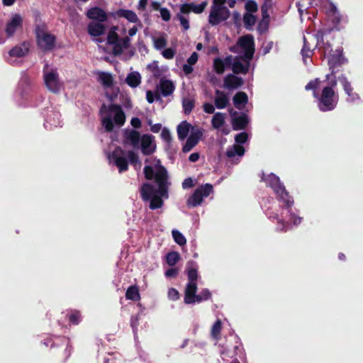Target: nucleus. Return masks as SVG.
Returning <instances> with one entry per match:
<instances>
[{
	"label": "nucleus",
	"instance_id": "f257e3e1",
	"mask_svg": "<svg viewBox=\"0 0 363 363\" xmlns=\"http://www.w3.org/2000/svg\"><path fill=\"white\" fill-rule=\"evenodd\" d=\"M100 112L101 114L107 113L101 120L102 125L107 132L113 131L114 123L121 127L125 122V114L119 104H111L108 106L103 104Z\"/></svg>",
	"mask_w": 363,
	"mask_h": 363
},
{
	"label": "nucleus",
	"instance_id": "f03ea898",
	"mask_svg": "<svg viewBox=\"0 0 363 363\" xmlns=\"http://www.w3.org/2000/svg\"><path fill=\"white\" fill-rule=\"evenodd\" d=\"M323 49L325 55L328 54V65L330 73L326 74V79H330L332 75L340 71V67L348 62L347 59L343 55L342 48H338L335 50L329 42L323 43Z\"/></svg>",
	"mask_w": 363,
	"mask_h": 363
},
{
	"label": "nucleus",
	"instance_id": "7ed1b4c3",
	"mask_svg": "<svg viewBox=\"0 0 363 363\" xmlns=\"http://www.w3.org/2000/svg\"><path fill=\"white\" fill-rule=\"evenodd\" d=\"M261 181L265 182L267 186L271 187L274 190L277 199L281 201L286 208H291L293 206V197L289 195V191H287L284 185L281 182L278 176L273 173L265 175L262 172Z\"/></svg>",
	"mask_w": 363,
	"mask_h": 363
},
{
	"label": "nucleus",
	"instance_id": "20e7f679",
	"mask_svg": "<svg viewBox=\"0 0 363 363\" xmlns=\"http://www.w3.org/2000/svg\"><path fill=\"white\" fill-rule=\"evenodd\" d=\"M48 28L45 22L36 19L34 33L36 43L43 52H49L55 48L56 36L48 32Z\"/></svg>",
	"mask_w": 363,
	"mask_h": 363
},
{
	"label": "nucleus",
	"instance_id": "39448f33",
	"mask_svg": "<svg viewBox=\"0 0 363 363\" xmlns=\"http://www.w3.org/2000/svg\"><path fill=\"white\" fill-rule=\"evenodd\" d=\"M43 344L46 347L50 345L53 353L57 354L60 362H65L71 355L69 340L65 336L49 337L44 340Z\"/></svg>",
	"mask_w": 363,
	"mask_h": 363
},
{
	"label": "nucleus",
	"instance_id": "423d86ee",
	"mask_svg": "<svg viewBox=\"0 0 363 363\" xmlns=\"http://www.w3.org/2000/svg\"><path fill=\"white\" fill-rule=\"evenodd\" d=\"M317 105L322 112L333 111L337 106L339 95L332 87H323L320 94H318Z\"/></svg>",
	"mask_w": 363,
	"mask_h": 363
},
{
	"label": "nucleus",
	"instance_id": "0eeeda50",
	"mask_svg": "<svg viewBox=\"0 0 363 363\" xmlns=\"http://www.w3.org/2000/svg\"><path fill=\"white\" fill-rule=\"evenodd\" d=\"M330 31L331 30L330 29L326 28L318 30L315 35L316 39L315 44H311L305 36H303V45L301 49V55L305 62H306L307 58L312 57L314 50L320 43H322L323 44L325 43L323 38L325 35L330 33Z\"/></svg>",
	"mask_w": 363,
	"mask_h": 363
},
{
	"label": "nucleus",
	"instance_id": "6e6552de",
	"mask_svg": "<svg viewBox=\"0 0 363 363\" xmlns=\"http://www.w3.org/2000/svg\"><path fill=\"white\" fill-rule=\"evenodd\" d=\"M155 181L158 185L157 190L156 189V194L162 199H167L168 194V174L166 168L162 165H158L155 176Z\"/></svg>",
	"mask_w": 363,
	"mask_h": 363
},
{
	"label": "nucleus",
	"instance_id": "1a4fd4ad",
	"mask_svg": "<svg viewBox=\"0 0 363 363\" xmlns=\"http://www.w3.org/2000/svg\"><path fill=\"white\" fill-rule=\"evenodd\" d=\"M213 185L206 184L197 188L193 194L187 199L186 205L189 208H194L203 202L204 197H208L213 192Z\"/></svg>",
	"mask_w": 363,
	"mask_h": 363
},
{
	"label": "nucleus",
	"instance_id": "9d476101",
	"mask_svg": "<svg viewBox=\"0 0 363 363\" xmlns=\"http://www.w3.org/2000/svg\"><path fill=\"white\" fill-rule=\"evenodd\" d=\"M230 17V11L225 6H212L208 22L211 26H217Z\"/></svg>",
	"mask_w": 363,
	"mask_h": 363
},
{
	"label": "nucleus",
	"instance_id": "9b49d317",
	"mask_svg": "<svg viewBox=\"0 0 363 363\" xmlns=\"http://www.w3.org/2000/svg\"><path fill=\"white\" fill-rule=\"evenodd\" d=\"M44 83L47 89L52 93H58L60 89L59 75L56 70L44 72Z\"/></svg>",
	"mask_w": 363,
	"mask_h": 363
},
{
	"label": "nucleus",
	"instance_id": "f8f14e48",
	"mask_svg": "<svg viewBox=\"0 0 363 363\" xmlns=\"http://www.w3.org/2000/svg\"><path fill=\"white\" fill-rule=\"evenodd\" d=\"M124 154L125 151L121 147H117L110 156L113 160L115 165L118 168L120 173L126 172L128 169V161L123 156Z\"/></svg>",
	"mask_w": 363,
	"mask_h": 363
},
{
	"label": "nucleus",
	"instance_id": "ddd939ff",
	"mask_svg": "<svg viewBox=\"0 0 363 363\" xmlns=\"http://www.w3.org/2000/svg\"><path fill=\"white\" fill-rule=\"evenodd\" d=\"M203 133V129L192 128V131L184 145L182 151L184 152H190L199 143Z\"/></svg>",
	"mask_w": 363,
	"mask_h": 363
},
{
	"label": "nucleus",
	"instance_id": "4468645a",
	"mask_svg": "<svg viewBox=\"0 0 363 363\" xmlns=\"http://www.w3.org/2000/svg\"><path fill=\"white\" fill-rule=\"evenodd\" d=\"M140 147L144 155H150L156 150L155 137L152 135L145 134L140 139Z\"/></svg>",
	"mask_w": 363,
	"mask_h": 363
},
{
	"label": "nucleus",
	"instance_id": "2eb2a0df",
	"mask_svg": "<svg viewBox=\"0 0 363 363\" xmlns=\"http://www.w3.org/2000/svg\"><path fill=\"white\" fill-rule=\"evenodd\" d=\"M141 138L140 133L135 130L126 129L123 133L124 143L129 144L134 148H139Z\"/></svg>",
	"mask_w": 363,
	"mask_h": 363
},
{
	"label": "nucleus",
	"instance_id": "dca6fc26",
	"mask_svg": "<svg viewBox=\"0 0 363 363\" xmlns=\"http://www.w3.org/2000/svg\"><path fill=\"white\" fill-rule=\"evenodd\" d=\"M244 84L242 78L235 74H228L223 79V86L228 90L237 89Z\"/></svg>",
	"mask_w": 363,
	"mask_h": 363
},
{
	"label": "nucleus",
	"instance_id": "f3484780",
	"mask_svg": "<svg viewBox=\"0 0 363 363\" xmlns=\"http://www.w3.org/2000/svg\"><path fill=\"white\" fill-rule=\"evenodd\" d=\"M23 25V18L20 14L16 13L12 16L11 20L7 23L5 32L9 38L12 37L18 28Z\"/></svg>",
	"mask_w": 363,
	"mask_h": 363
},
{
	"label": "nucleus",
	"instance_id": "a211bd4d",
	"mask_svg": "<svg viewBox=\"0 0 363 363\" xmlns=\"http://www.w3.org/2000/svg\"><path fill=\"white\" fill-rule=\"evenodd\" d=\"M197 283L188 282L184 290V301L186 304L195 303V298L196 296Z\"/></svg>",
	"mask_w": 363,
	"mask_h": 363
},
{
	"label": "nucleus",
	"instance_id": "6ab92c4d",
	"mask_svg": "<svg viewBox=\"0 0 363 363\" xmlns=\"http://www.w3.org/2000/svg\"><path fill=\"white\" fill-rule=\"evenodd\" d=\"M231 69L235 74H246L249 72L250 65L244 62L239 56H235Z\"/></svg>",
	"mask_w": 363,
	"mask_h": 363
},
{
	"label": "nucleus",
	"instance_id": "aec40b11",
	"mask_svg": "<svg viewBox=\"0 0 363 363\" xmlns=\"http://www.w3.org/2000/svg\"><path fill=\"white\" fill-rule=\"evenodd\" d=\"M86 16L89 18L96 20L99 22H105L108 18L106 13L99 7H93L89 9Z\"/></svg>",
	"mask_w": 363,
	"mask_h": 363
},
{
	"label": "nucleus",
	"instance_id": "412c9836",
	"mask_svg": "<svg viewBox=\"0 0 363 363\" xmlns=\"http://www.w3.org/2000/svg\"><path fill=\"white\" fill-rule=\"evenodd\" d=\"M140 192L141 199L144 201H148L153 195H156L155 188L150 183L143 184L140 187Z\"/></svg>",
	"mask_w": 363,
	"mask_h": 363
},
{
	"label": "nucleus",
	"instance_id": "4be33fe9",
	"mask_svg": "<svg viewBox=\"0 0 363 363\" xmlns=\"http://www.w3.org/2000/svg\"><path fill=\"white\" fill-rule=\"evenodd\" d=\"M160 89L162 95L167 97L174 92L175 86L171 80L161 79L160 81Z\"/></svg>",
	"mask_w": 363,
	"mask_h": 363
},
{
	"label": "nucleus",
	"instance_id": "5701e85b",
	"mask_svg": "<svg viewBox=\"0 0 363 363\" xmlns=\"http://www.w3.org/2000/svg\"><path fill=\"white\" fill-rule=\"evenodd\" d=\"M249 123L246 114L242 113L240 116L233 117L232 119V126L234 130H244Z\"/></svg>",
	"mask_w": 363,
	"mask_h": 363
},
{
	"label": "nucleus",
	"instance_id": "b1692460",
	"mask_svg": "<svg viewBox=\"0 0 363 363\" xmlns=\"http://www.w3.org/2000/svg\"><path fill=\"white\" fill-rule=\"evenodd\" d=\"M215 94L216 96L214 100L216 107L219 109L225 108L229 103L228 96L223 91L218 89L216 90Z\"/></svg>",
	"mask_w": 363,
	"mask_h": 363
},
{
	"label": "nucleus",
	"instance_id": "393cba45",
	"mask_svg": "<svg viewBox=\"0 0 363 363\" xmlns=\"http://www.w3.org/2000/svg\"><path fill=\"white\" fill-rule=\"evenodd\" d=\"M29 52L28 44L23 43L21 45L13 47L9 52L11 57H21L26 56Z\"/></svg>",
	"mask_w": 363,
	"mask_h": 363
},
{
	"label": "nucleus",
	"instance_id": "a878e982",
	"mask_svg": "<svg viewBox=\"0 0 363 363\" xmlns=\"http://www.w3.org/2000/svg\"><path fill=\"white\" fill-rule=\"evenodd\" d=\"M102 22H91L88 26V33L94 37L101 35L105 30V26Z\"/></svg>",
	"mask_w": 363,
	"mask_h": 363
},
{
	"label": "nucleus",
	"instance_id": "bb28decb",
	"mask_svg": "<svg viewBox=\"0 0 363 363\" xmlns=\"http://www.w3.org/2000/svg\"><path fill=\"white\" fill-rule=\"evenodd\" d=\"M191 125L186 121H182L177 127L178 138L184 140L188 135L190 129H192Z\"/></svg>",
	"mask_w": 363,
	"mask_h": 363
},
{
	"label": "nucleus",
	"instance_id": "cd10ccee",
	"mask_svg": "<svg viewBox=\"0 0 363 363\" xmlns=\"http://www.w3.org/2000/svg\"><path fill=\"white\" fill-rule=\"evenodd\" d=\"M233 101L237 108L241 109L242 106L247 104L248 96L245 92L239 91L233 96Z\"/></svg>",
	"mask_w": 363,
	"mask_h": 363
},
{
	"label": "nucleus",
	"instance_id": "c85d7f7f",
	"mask_svg": "<svg viewBox=\"0 0 363 363\" xmlns=\"http://www.w3.org/2000/svg\"><path fill=\"white\" fill-rule=\"evenodd\" d=\"M98 77V81L103 86L110 88L113 85V78L110 73L99 72Z\"/></svg>",
	"mask_w": 363,
	"mask_h": 363
},
{
	"label": "nucleus",
	"instance_id": "c756f323",
	"mask_svg": "<svg viewBox=\"0 0 363 363\" xmlns=\"http://www.w3.org/2000/svg\"><path fill=\"white\" fill-rule=\"evenodd\" d=\"M125 82L132 88L138 86L141 83V76L138 72H133L128 74Z\"/></svg>",
	"mask_w": 363,
	"mask_h": 363
},
{
	"label": "nucleus",
	"instance_id": "7c9ffc66",
	"mask_svg": "<svg viewBox=\"0 0 363 363\" xmlns=\"http://www.w3.org/2000/svg\"><path fill=\"white\" fill-rule=\"evenodd\" d=\"M117 15L119 17L126 18L128 21L131 23H137L139 21L138 17L136 15V13L131 10L121 9L117 11Z\"/></svg>",
	"mask_w": 363,
	"mask_h": 363
},
{
	"label": "nucleus",
	"instance_id": "2f4dec72",
	"mask_svg": "<svg viewBox=\"0 0 363 363\" xmlns=\"http://www.w3.org/2000/svg\"><path fill=\"white\" fill-rule=\"evenodd\" d=\"M193 265V262H189L186 267L185 272L187 275L188 282L197 283L198 270Z\"/></svg>",
	"mask_w": 363,
	"mask_h": 363
},
{
	"label": "nucleus",
	"instance_id": "473e14b6",
	"mask_svg": "<svg viewBox=\"0 0 363 363\" xmlns=\"http://www.w3.org/2000/svg\"><path fill=\"white\" fill-rule=\"evenodd\" d=\"M238 43L244 50L255 48L254 39L250 35H246L240 38Z\"/></svg>",
	"mask_w": 363,
	"mask_h": 363
},
{
	"label": "nucleus",
	"instance_id": "72a5a7b5",
	"mask_svg": "<svg viewBox=\"0 0 363 363\" xmlns=\"http://www.w3.org/2000/svg\"><path fill=\"white\" fill-rule=\"evenodd\" d=\"M125 298L128 300L138 301L140 298L138 287L136 285L130 286L125 292Z\"/></svg>",
	"mask_w": 363,
	"mask_h": 363
},
{
	"label": "nucleus",
	"instance_id": "f704fd0d",
	"mask_svg": "<svg viewBox=\"0 0 363 363\" xmlns=\"http://www.w3.org/2000/svg\"><path fill=\"white\" fill-rule=\"evenodd\" d=\"M245 148L240 145H233L226 151V156L232 158L235 155L242 156L245 154Z\"/></svg>",
	"mask_w": 363,
	"mask_h": 363
},
{
	"label": "nucleus",
	"instance_id": "c9c22d12",
	"mask_svg": "<svg viewBox=\"0 0 363 363\" xmlns=\"http://www.w3.org/2000/svg\"><path fill=\"white\" fill-rule=\"evenodd\" d=\"M320 80L318 78H315L313 80H311L306 86L305 89L306 91L312 90L313 91V96L314 98L318 97V89L320 85Z\"/></svg>",
	"mask_w": 363,
	"mask_h": 363
},
{
	"label": "nucleus",
	"instance_id": "e433bc0d",
	"mask_svg": "<svg viewBox=\"0 0 363 363\" xmlns=\"http://www.w3.org/2000/svg\"><path fill=\"white\" fill-rule=\"evenodd\" d=\"M195 107V100L191 98H184L182 99V108L185 115H189Z\"/></svg>",
	"mask_w": 363,
	"mask_h": 363
},
{
	"label": "nucleus",
	"instance_id": "4c0bfd02",
	"mask_svg": "<svg viewBox=\"0 0 363 363\" xmlns=\"http://www.w3.org/2000/svg\"><path fill=\"white\" fill-rule=\"evenodd\" d=\"M212 126L215 129H219L225 123V117L222 113L217 112L211 120Z\"/></svg>",
	"mask_w": 363,
	"mask_h": 363
},
{
	"label": "nucleus",
	"instance_id": "58836bf2",
	"mask_svg": "<svg viewBox=\"0 0 363 363\" xmlns=\"http://www.w3.org/2000/svg\"><path fill=\"white\" fill-rule=\"evenodd\" d=\"M149 207L151 210H156L160 208L164 205V201L157 194L153 195V196L149 200Z\"/></svg>",
	"mask_w": 363,
	"mask_h": 363
},
{
	"label": "nucleus",
	"instance_id": "ea45409f",
	"mask_svg": "<svg viewBox=\"0 0 363 363\" xmlns=\"http://www.w3.org/2000/svg\"><path fill=\"white\" fill-rule=\"evenodd\" d=\"M180 259V255L178 252L172 251L167 254L166 262L168 265L173 267Z\"/></svg>",
	"mask_w": 363,
	"mask_h": 363
},
{
	"label": "nucleus",
	"instance_id": "a19ab883",
	"mask_svg": "<svg viewBox=\"0 0 363 363\" xmlns=\"http://www.w3.org/2000/svg\"><path fill=\"white\" fill-rule=\"evenodd\" d=\"M67 317L69 324L72 325H79L82 320L81 313L77 310L72 311L71 313L67 315Z\"/></svg>",
	"mask_w": 363,
	"mask_h": 363
},
{
	"label": "nucleus",
	"instance_id": "79ce46f5",
	"mask_svg": "<svg viewBox=\"0 0 363 363\" xmlns=\"http://www.w3.org/2000/svg\"><path fill=\"white\" fill-rule=\"evenodd\" d=\"M213 67L216 74H222L224 73L226 67L223 62V59L220 57H216L213 60Z\"/></svg>",
	"mask_w": 363,
	"mask_h": 363
},
{
	"label": "nucleus",
	"instance_id": "37998d69",
	"mask_svg": "<svg viewBox=\"0 0 363 363\" xmlns=\"http://www.w3.org/2000/svg\"><path fill=\"white\" fill-rule=\"evenodd\" d=\"M211 293L208 289H202L199 294L196 295L195 298V303H200L202 301H206L209 300L211 298Z\"/></svg>",
	"mask_w": 363,
	"mask_h": 363
},
{
	"label": "nucleus",
	"instance_id": "c03bdc74",
	"mask_svg": "<svg viewBox=\"0 0 363 363\" xmlns=\"http://www.w3.org/2000/svg\"><path fill=\"white\" fill-rule=\"evenodd\" d=\"M116 27H112L108 33L107 43L109 45L114 44L120 40L119 36L116 32Z\"/></svg>",
	"mask_w": 363,
	"mask_h": 363
},
{
	"label": "nucleus",
	"instance_id": "a18cd8bd",
	"mask_svg": "<svg viewBox=\"0 0 363 363\" xmlns=\"http://www.w3.org/2000/svg\"><path fill=\"white\" fill-rule=\"evenodd\" d=\"M221 328L222 323L220 320H217L214 323L211 328V335L214 339L218 340L220 335Z\"/></svg>",
	"mask_w": 363,
	"mask_h": 363
},
{
	"label": "nucleus",
	"instance_id": "49530a36",
	"mask_svg": "<svg viewBox=\"0 0 363 363\" xmlns=\"http://www.w3.org/2000/svg\"><path fill=\"white\" fill-rule=\"evenodd\" d=\"M127 156L128 157L130 163L133 165L135 168L138 166V168L141 167V162L139 160L138 155L135 153L133 151L130 150L127 153Z\"/></svg>",
	"mask_w": 363,
	"mask_h": 363
},
{
	"label": "nucleus",
	"instance_id": "de8ad7c7",
	"mask_svg": "<svg viewBox=\"0 0 363 363\" xmlns=\"http://www.w3.org/2000/svg\"><path fill=\"white\" fill-rule=\"evenodd\" d=\"M172 237L175 242L182 246L186 243L185 237L177 230H173L172 232Z\"/></svg>",
	"mask_w": 363,
	"mask_h": 363
},
{
	"label": "nucleus",
	"instance_id": "09e8293b",
	"mask_svg": "<svg viewBox=\"0 0 363 363\" xmlns=\"http://www.w3.org/2000/svg\"><path fill=\"white\" fill-rule=\"evenodd\" d=\"M243 22L246 28H250L256 23V18L252 13H246L243 16Z\"/></svg>",
	"mask_w": 363,
	"mask_h": 363
},
{
	"label": "nucleus",
	"instance_id": "8fccbe9b",
	"mask_svg": "<svg viewBox=\"0 0 363 363\" xmlns=\"http://www.w3.org/2000/svg\"><path fill=\"white\" fill-rule=\"evenodd\" d=\"M255 53V48H250L244 50V55L239 56L240 59L245 63L250 65V61L252 60Z\"/></svg>",
	"mask_w": 363,
	"mask_h": 363
},
{
	"label": "nucleus",
	"instance_id": "3c124183",
	"mask_svg": "<svg viewBox=\"0 0 363 363\" xmlns=\"http://www.w3.org/2000/svg\"><path fill=\"white\" fill-rule=\"evenodd\" d=\"M338 80L342 86V88L345 92L350 91L353 89L350 82L348 80L347 77L345 74H341V76L338 77Z\"/></svg>",
	"mask_w": 363,
	"mask_h": 363
},
{
	"label": "nucleus",
	"instance_id": "603ef678",
	"mask_svg": "<svg viewBox=\"0 0 363 363\" xmlns=\"http://www.w3.org/2000/svg\"><path fill=\"white\" fill-rule=\"evenodd\" d=\"M206 1H203L198 5H196L194 3H191V11L197 14L201 13L206 9Z\"/></svg>",
	"mask_w": 363,
	"mask_h": 363
},
{
	"label": "nucleus",
	"instance_id": "864d4df0",
	"mask_svg": "<svg viewBox=\"0 0 363 363\" xmlns=\"http://www.w3.org/2000/svg\"><path fill=\"white\" fill-rule=\"evenodd\" d=\"M148 69H150L151 70V72H152V75L154 77V78L155 79H158L161 77L162 75V72L160 69V67H158L157 62H154L151 65H149L147 66Z\"/></svg>",
	"mask_w": 363,
	"mask_h": 363
},
{
	"label": "nucleus",
	"instance_id": "5fc2aeb1",
	"mask_svg": "<svg viewBox=\"0 0 363 363\" xmlns=\"http://www.w3.org/2000/svg\"><path fill=\"white\" fill-rule=\"evenodd\" d=\"M175 18L180 21V24L184 30L189 29V22L186 17L181 13H177Z\"/></svg>",
	"mask_w": 363,
	"mask_h": 363
},
{
	"label": "nucleus",
	"instance_id": "6e6d98bb",
	"mask_svg": "<svg viewBox=\"0 0 363 363\" xmlns=\"http://www.w3.org/2000/svg\"><path fill=\"white\" fill-rule=\"evenodd\" d=\"M245 9L247 13H255L257 11L258 7L257 3L254 0H248L245 4Z\"/></svg>",
	"mask_w": 363,
	"mask_h": 363
},
{
	"label": "nucleus",
	"instance_id": "4d7b16f0",
	"mask_svg": "<svg viewBox=\"0 0 363 363\" xmlns=\"http://www.w3.org/2000/svg\"><path fill=\"white\" fill-rule=\"evenodd\" d=\"M143 172L146 179L152 180L153 178L155 179V173H154L152 167L149 165L145 166Z\"/></svg>",
	"mask_w": 363,
	"mask_h": 363
},
{
	"label": "nucleus",
	"instance_id": "13d9d810",
	"mask_svg": "<svg viewBox=\"0 0 363 363\" xmlns=\"http://www.w3.org/2000/svg\"><path fill=\"white\" fill-rule=\"evenodd\" d=\"M155 48L157 50H161L167 45V40L163 37H160L154 40Z\"/></svg>",
	"mask_w": 363,
	"mask_h": 363
},
{
	"label": "nucleus",
	"instance_id": "bf43d9fd",
	"mask_svg": "<svg viewBox=\"0 0 363 363\" xmlns=\"http://www.w3.org/2000/svg\"><path fill=\"white\" fill-rule=\"evenodd\" d=\"M111 45H113V52H112L113 55L118 56L122 54L123 50L124 49V48L121 45V40L118 41L117 43H116L114 44H111Z\"/></svg>",
	"mask_w": 363,
	"mask_h": 363
},
{
	"label": "nucleus",
	"instance_id": "052dcab7",
	"mask_svg": "<svg viewBox=\"0 0 363 363\" xmlns=\"http://www.w3.org/2000/svg\"><path fill=\"white\" fill-rule=\"evenodd\" d=\"M248 138V135L245 132H242L240 133H238L235 137V140L238 144H243L246 143Z\"/></svg>",
	"mask_w": 363,
	"mask_h": 363
},
{
	"label": "nucleus",
	"instance_id": "680f3d73",
	"mask_svg": "<svg viewBox=\"0 0 363 363\" xmlns=\"http://www.w3.org/2000/svg\"><path fill=\"white\" fill-rule=\"evenodd\" d=\"M345 94L347 96V101L354 102L360 99L359 95L354 91V89H351V91H346Z\"/></svg>",
	"mask_w": 363,
	"mask_h": 363
},
{
	"label": "nucleus",
	"instance_id": "e2e57ef3",
	"mask_svg": "<svg viewBox=\"0 0 363 363\" xmlns=\"http://www.w3.org/2000/svg\"><path fill=\"white\" fill-rule=\"evenodd\" d=\"M139 319H140L139 314L132 315L130 317V326L134 333H135L138 329V326L139 325Z\"/></svg>",
	"mask_w": 363,
	"mask_h": 363
},
{
	"label": "nucleus",
	"instance_id": "0e129e2a",
	"mask_svg": "<svg viewBox=\"0 0 363 363\" xmlns=\"http://www.w3.org/2000/svg\"><path fill=\"white\" fill-rule=\"evenodd\" d=\"M168 298L172 301H177L179 298V293L174 288H170L168 291Z\"/></svg>",
	"mask_w": 363,
	"mask_h": 363
},
{
	"label": "nucleus",
	"instance_id": "69168bd1",
	"mask_svg": "<svg viewBox=\"0 0 363 363\" xmlns=\"http://www.w3.org/2000/svg\"><path fill=\"white\" fill-rule=\"evenodd\" d=\"M161 138L167 143H171L172 141V135L170 131L166 128L162 129L161 133Z\"/></svg>",
	"mask_w": 363,
	"mask_h": 363
},
{
	"label": "nucleus",
	"instance_id": "338daca9",
	"mask_svg": "<svg viewBox=\"0 0 363 363\" xmlns=\"http://www.w3.org/2000/svg\"><path fill=\"white\" fill-rule=\"evenodd\" d=\"M175 55V50L172 48H167L162 52V56L167 60L173 59Z\"/></svg>",
	"mask_w": 363,
	"mask_h": 363
},
{
	"label": "nucleus",
	"instance_id": "774afa93",
	"mask_svg": "<svg viewBox=\"0 0 363 363\" xmlns=\"http://www.w3.org/2000/svg\"><path fill=\"white\" fill-rule=\"evenodd\" d=\"M160 15L163 21H169L171 18V13L166 8L160 9Z\"/></svg>",
	"mask_w": 363,
	"mask_h": 363
}]
</instances>
